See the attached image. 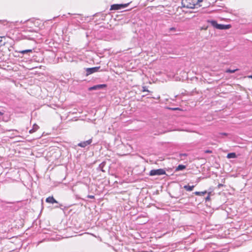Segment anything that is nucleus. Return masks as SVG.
I'll return each instance as SVG.
<instances>
[{
  "mask_svg": "<svg viewBox=\"0 0 252 252\" xmlns=\"http://www.w3.org/2000/svg\"><path fill=\"white\" fill-rule=\"evenodd\" d=\"M202 1V0H182V4L184 7L194 8L199 2Z\"/></svg>",
  "mask_w": 252,
  "mask_h": 252,
  "instance_id": "f257e3e1",
  "label": "nucleus"
},
{
  "mask_svg": "<svg viewBox=\"0 0 252 252\" xmlns=\"http://www.w3.org/2000/svg\"><path fill=\"white\" fill-rule=\"evenodd\" d=\"M207 22L210 23L213 27L219 30H227L231 28L230 25L219 24L215 20H208Z\"/></svg>",
  "mask_w": 252,
  "mask_h": 252,
  "instance_id": "f03ea898",
  "label": "nucleus"
},
{
  "mask_svg": "<svg viewBox=\"0 0 252 252\" xmlns=\"http://www.w3.org/2000/svg\"><path fill=\"white\" fill-rule=\"evenodd\" d=\"M166 174L165 171L163 169H157L151 170L149 173V175L151 176L162 175Z\"/></svg>",
  "mask_w": 252,
  "mask_h": 252,
  "instance_id": "7ed1b4c3",
  "label": "nucleus"
},
{
  "mask_svg": "<svg viewBox=\"0 0 252 252\" xmlns=\"http://www.w3.org/2000/svg\"><path fill=\"white\" fill-rule=\"evenodd\" d=\"M129 2L125 4H114L111 6L110 10H117L125 8L128 6Z\"/></svg>",
  "mask_w": 252,
  "mask_h": 252,
  "instance_id": "20e7f679",
  "label": "nucleus"
},
{
  "mask_svg": "<svg viewBox=\"0 0 252 252\" xmlns=\"http://www.w3.org/2000/svg\"><path fill=\"white\" fill-rule=\"evenodd\" d=\"M100 68V66H96L94 67L85 68L86 72V75L89 76L94 73L98 72Z\"/></svg>",
  "mask_w": 252,
  "mask_h": 252,
  "instance_id": "39448f33",
  "label": "nucleus"
},
{
  "mask_svg": "<svg viewBox=\"0 0 252 252\" xmlns=\"http://www.w3.org/2000/svg\"><path fill=\"white\" fill-rule=\"evenodd\" d=\"M194 193L196 195H204L207 193V196L205 197L206 202L210 200V196L212 195V192H207L206 190L203 191H196Z\"/></svg>",
  "mask_w": 252,
  "mask_h": 252,
  "instance_id": "423d86ee",
  "label": "nucleus"
},
{
  "mask_svg": "<svg viewBox=\"0 0 252 252\" xmlns=\"http://www.w3.org/2000/svg\"><path fill=\"white\" fill-rule=\"evenodd\" d=\"M92 142V139H90L85 141L81 142L77 144V145L80 147L85 148L87 146L91 144Z\"/></svg>",
  "mask_w": 252,
  "mask_h": 252,
  "instance_id": "0eeeda50",
  "label": "nucleus"
},
{
  "mask_svg": "<svg viewBox=\"0 0 252 252\" xmlns=\"http://www.w3.org/2000/svg\"><path fill=\"white\" fill-rule=\"evenodd\" d=\"M106 85L105 84H100L94 86L90 88V90H95L97 89H100L105 87Z\"/></svg>",
  "mask_w": 252,
  "mask_h": 252,
  "instance_id": "6e6552de",
  "label": "nucleus"
},
{
  "mask_svg": "<svg viewBox=\"0 0 252 252\" xmlns=\"http://www.w3.org/2000/svg\"><path fill=\"white\" fill-rule=\"evenodd\" d=\"M46 202L49 203H58V202L53 196H49L46 199Z\"/></svg>",
  "mask_w": 252,
  "mask_h": 252,
  "instance_id": "1a4fd4ad",
  "label": "nucleus"
},
{
  "mask_svg": "<svg viewBox=\"0 0 252 252\" xmlns=\"http://www.w3.org/2000/svg\"><path fill=\"white\" fill-rule=\"evenodd\" d=\"M39 128V126L36 124H34L33 125L32 128L30 130L29 132L30 133H32L36 131Z\"/></svg>",
  "mask_w": 252,
  "mask_h": 252,
  "instance_id": "9d476101",
  "label": "nucleus"
},
{
  "mask_svg": "<svg viewBox=\"0 0 252 252\" xmlns=\"http://www.w3.org/2000/svg\"><path fill=\"white\" fill-rule=\"evenodd\" d=\"M106 164V163L105 162H102L101 163H100L99 165V166L97 167L98 170H100L102 171V172H105V170L104 169V167Z\"/></svg>",
  "mask_w": 252,
  "mask_h": 252,
  "instance_id": "9b49d317",
  "label": "nucleus"
},
{
  "mask_svg": "<svg viewBox=\"0 0 252 252\" xmlns=\"http://www.w3.org/2000/svg\"><path fill=\"white\" fill-rule=\"evenodd\" d=\"M227 158H236V155L235 153H230L227 154Z\"/></svg>",
  "mask_w": 252,
  "mask_h": 252,
  "instance_id": "f8f14e48",
  "label": "nucleus"
},
{
  "mask_svg": "<svg viewBox=\"0 0 252 252\" xmlns=\"http://www.w3.org/2000/svg\"><path fill=\"white\" fill-rule=\"evenodd\" d=\"M185 168H186V166H185V165L180 164V165H179L176 167V171L183 170H184V169H185Z\"/></svg>",
  "mask_w": 252,
  "mask_h": 252,
  "instance_id": "ddd939ff",
  "label": "nucleus"
},
{
  "mask_svg": "<svg viewBox=\"0 0 252 252\" xmlns=\"http://www.w3.org/2000/svg\"><path fill=\"white\" fill-rule=\"evenodd\" d=\"M32 49H27V50L19 51L18 52L19 53H21L22 54H26L28 53L32 52Z\"/></svg>",
  "mask_w": 252,
  "mask_h": 252,
  "instance_id": "4468645a",
  "label": "nucleus"
},
{
  "mask_svg": "<svg viewBox=\"0 0 252 252\" xmlns=\"http://www.w3.org/2000/svg\"><path fill=\"white\" fill-rule=\"evenodd\" d=\"M194 187V185H190L189 184L188 185L184 186V187L185 189H192Z\"/></svg>",
  "mask_w": 252,
  "mask_h": 252,
  "instance_id": "2eb2a0df",
  "label": "nucleus"
},
{
  "mask_svg": "<svg viewBox=\"0 0 252 252\" xmlns=\"http://www.w3.org/2000/svg\"><path fill=\"white\" fill-rule=\"evenodd\" d=\"M239 69L236 68V69H227L226 70V73H234L235 71L238 70Z\"/></svg>",
  "mask_w": 252,
  "mask_h": 252,
  "instance_id": "dca6fc26",
  "label": "nucleus"
},
{
  "mask_svg": "<svg viewBox=\"0 0 252 252\" xmlns=\"http://www.w3.org/2000/svg\"><path fill=\"white\" fill-rule=\"evenodd\" d=\"M3 44H4V42H3V40H2V37H0V47L1 46H2Z\"/></svg>",
  "mask_w": 252,
  "mask_h": 252,
  "instance_id": "f3484780",
  "label": "nucleus"
},
{
  "mask_svg": "<svg viewBox=\"0 0 252 252\" xmlns=\"http://www.w3.org/2000/svg\"><path fill=\"white\" fill-rule=\"evenodd\" d=\"M142 92H149L146 86L142 87Z\"/></svg>",
  "mask_w": 252,
  "mask_h": 252,
  "instance_id": "a211bd4d",
  "label": "nucleus"
},
{
  "mask_svg": "<svg viewBox=\"0 0 252 252\" xmlns=\"http://www.w3.org/2000/svg\"><path fill=\"white\" fill-rule=\"evenodd\" d=\"M176 28H174V27H172V28H170L169 29V31L170 32H175L176 31Z\"/></svg>",
  "mask_w": 252,
  "mask_h": 252,
  "instance_id": "6ab92c4d",
  "label": "nucleus"
},
{
  "mask_svg": "<svg viewBox=\"0 0 252 252\" xmlns=\"http://www.w3.org/2000/svg\"><path fill=\"white\" fill-rule=\"evenodd\" d=\"M87 197L89 198H91V199H94V195H88L87 196Z\"/></svg>",
  "mask_w": 252,
  "mask_h": 252,
  "instance_id": "aec40b11",
  "label": "nucleus"
},
{
  "mask_svg": "<svg viewBox=\"0 0 252 252\" xmlns=\"http://www.w3.org/2000/svg\"><path fill=\"white\" fill-rule=\"evenodd\" d=\"M212 151L211 150H207L206 151H205V153H212Z\"/></svg>",
  "mask_w": 252,
  "mask_h": 252,
  "instance_id": "412c9836",
  "label": "nucleus"
},
{
  "mask_svg": "<svg viewBox=\"0 0 252 252\" xmlns=\"http://www.w3.org/2000/svg\"><path fill=\"white\" fill-rule=\"evenodd\" d=\"M169 194H170V195L172 197L178 198V196H173V195H172L170 192H169Z\"/></svg>",
  "mask_w": 252,
  "mask_h": 252,
  "instance_id": "4be33fe9",
  "label": "nucleus"
},
{
  "mask_svg": "<svg viewBox=\"0 0 252 252\" xmlns=\"http://www.w3.org/2000/svg\"><path fill=\"white\" fill-rule=\"evenodd\" d=\"M220 134L223 135H227V134L226 133H220Z\"/></svg>",
  "mask_w": 252,
  "mask_h": 252,
  "instance_id": "5701e85b",
  "label": "nucleus"
},
{
  "mask_svg": "<svg viewBox=\"0 0 252 252\" xmlns=\"http://www.w3.org/2000/svg\"><path fill=\"white\" fill-rule=\"evenodd\" d=\"M222 186H223V185H222V184H219L218 185V188H219L221 187H222Z\"/></svg>",
  "mask_w": 252,
  "mask_h": 252,
  "instance_id": "b1692460",
  "label": "nucleus"
},
{
  "mask_svg": "<svg viewBox=\"0 0 252 252\" xmlns=\"http://www.w3.org/2000/svg\"><path fill=\"white\" fill-rule=\"evenodd\" d=\"M187 155L186 154H182L181 155V156H187Z\"/></svg>",
  "mask_w": 252,
  "mask_h": 252,
  "instance_id": "393cba45",
  "label": "nucleus"
},
{
  "mask_svg": "<svg viewBox=\"0 0 252 252\" xmlns=\"http://www.w3.org/2000/svg\"><path fill=\"white\" fill-rule=\"evenodd\" d=\"M3 115V113L0 111V116H2Z\"/></svg>",
  "mask_w": 252,
  "mask_h": 252,
  "instance_id": "a878e982",
  "label": "nucleus"
},
{
  "mask_svg": "<svg viewBox=\"0 0 252 252\" xmlns=\"http://www.w3.org/2000/svg\"><path fill=\"white\" fill-rule=\"evenodd\" d=\"M248 77L252 79V75L249 76Z\"/></svg>",
  "mask_w": 252,
  "mask_h": 252,
  "instance_id": "bb28decb",
  "label": "nucleus"
},
{
  "mask_svg": "<svg viewBox=\"0 0 252 252\" xmlns=\"http://www.w3.org/2000/svg\"><path fill=\"white\" fill-rule=\"evenodd\" d=\"M172 109H173V110H177V109H178V108H173Z\"/></svg>",
  "mask_w": 252,
  "mask_h": 252,
  "instance_id": "cd10ccee",
  "label": "nucleus"
},
{
  "mask_svg": "<svg viewBox=\"0 0 252 252\" xmlns=\"http://www.w3.org/2000/svg\"><path fill=\"white\" fill-rule=\"evenodd\" d=\"M158 190H157L156 193H158Z\"/></svg>",
  "mask_w": 252,
  "mask_h": 252,
  "instance_id": "c85d7f7f",
  "label": "nucleus"
}]
</instances>
